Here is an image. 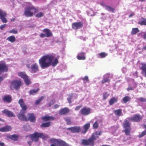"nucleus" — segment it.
<instances>
[{
  "instance_id": "nucleus-1",
  "label": "nucleus",
  "mask_w": 146,
  "mask_h": 146,
  "mask_svg": "<svg viewBox=\"0 0 146 146\" xmlns=\"http://www.w3.org/2000/svg\"><path fill=\"white\" fill-rule=\"evenodd\" d=\"M58 62L56 58L52 54H47L42 56L39 60V63L41 68L45 69L49 67L51 65L56 66Z\"/></svg>"
},
{
  "instance_id": "nucleus-2",
  "label": "nucleus",
  "mask_w": 146,
  "mask_h": 146,
  "mask_svg": "<svg viewBox=\"0 0 146 146\" xmlns=\"http://www.w3.org/2000/svg\"><path fill=\"white\" fill-rule=\"evenodd\" d=\"M39 137L43 139L46 140L49 137L48 136L42 133L35 132L31 135V138L33 141L37 142L38 140Z\"/></svg>"
},
{
  "instance_id": "nucleus-3",
  "label": "nucleus",
  "mask_w": 146,
  "mask_h": 146,
  "mask_svg": "<svg viewBox=\"0 0 146 146\" xmlns=\"http://www.w3.org/2000/svg\"><path fill=\"white\" fill-rule=\"evenodd\" d=\"M36 10L33 7H28L25 9L24 12L25 16L27 17H31L33 16V13L36 12Z\"/></svg>"
},
{
  "instance_id": "nucleus-4",
  "label": "nucleus",
  "mask_w": 146,
  "mask_h": 146,
  "mask_svg": "<svg viewBox=\"0 0 146 146\" xmlns=\"http://www.w3.org/2000/svg\"><path fill=\"white\" fill-rule=\"evenodd\" d=\"M21 84V82L20 81L14 80L11 82L10 88L12 90L15 89L17 90L20 88Z\"/></svg>"
},
{
  "instance_id": "nucleus-5",
  "label": "nucleus",
  "mask_w": 146,
  "mask_h": 146,
  "mask_svg": "<svg viewBox=\"0 0 146 146\" xmlns=\"http://www.w3.org/2000/svg\"><path fill=\"white\" fill-rule=\"evenodd\" d=\"M18 75L19 76L23 79L26 85H28L31 83V82L28 79V76L24 72H19L18 73Z\"/></svg>"
},
{
  "instance_id": "nucleus-6",
  "label": "nucleus",
  "mask_w": 146,
  "mask_h": 146,
  "mask_svg": "<svg viewBox=\"0 0 146 146\" xmlns=\"http://www.w3.org/2000/svg\"><path fill=\"white\" fill-rule=\"evenodd\" d=\"M81 143L84 146L88 145L93 146L94 145V140L91 136L88 140L83 139Z\"/></svg>"
},
{
  "instance_id": "nucleus-7",
  "label": "nucleus",
  "mask_w": 146,
  "mask_h": 146,
  "mask_svg": "<svg viewBox=\"0 0 146 146\" xmlns=\"http://www.w3.org/2000/svg\"><path fill=\"white\" fill-rule=\"evenodd\" d=\"M43 31L44 34H40V36L41 38L48 37L51 36L52 35L51 31L48 29H45L43 30Z\"/></svg>"
},
{
  "instance_id": "nucleus-8",
  "label": "nucleus",
  "mask_w": 146,
  "mask_h": 146,
  "mask_svg": "<svg viewBox=\"0 0 146 146\" xmlns=\"http://www.w3.org/2000/svg\"><path fill=\"white\" fill-rule=\"evenodd\" d=\"M132 121L137 122L139 121L142 119L141 116L139 114L134 115L133 117L127 118Z\"/></svg>"
},
{
  "instance_id": "nucleus-9",
  "label": "nucleus",
  "mask_w": 146,
  "mask_h": 146,
  "mask_svg": "<svg viewBox=\"0 0 146 146\" xmlns=\"http://www.w3.org/2000/svg\"><path fill=\"white\" fill-rule=\"evenodd\" d=\"M23 112H21V110L20 113L17 115L18 119L21 120L23 121H28V119L25 116V111H23Z\"/></svg>"
},
{
  "instance_id": "nucleus-10",
  "label": "nucleus",
  "mask_w": 146,
  "mask_h": 146,
  "mask_svg": "<svg viewBox=\"0 0 146 146\" xmlns=\"http://www.w3.org/2000/svg\"><path fill=\"white\" fill-rule=\"evenodd\" d=\"M83 23L82 22H75L72 24V28L76 30L80 29L83 26Z\"/></svg>"
},
{
  "instance_id": "nucleus-11",
  "label": "nucleus",
  "mask_w": 146,
  "mask_h": 146,
  "mask_svg": "<svg viewBox=\"0 0 146 146\" xmlns=\"http://www.w3.org/2000/svg\"><path fill=\"white\" fill-rule=\"evenodd\" d=\"M91 109L89 108H83L80 111V113L84 115H86L90 113Z\"/></svg>"
},
{
  "instance_id": "nucleus-12",
  "label": "nucleus",
  "mask_w": 146,
  "mask_h": 146,
  "mask_svg": "<svg viewBox=\"0 0 146 146\" xmlns=\"http://www.w3.org/2000/svg\"><path fill=\"white\" fill-rule=\"evenodd\" d=\"M6 15L5 12L2 10H0V19L3 23H6L7 22V19L5 18Z\"/></svg>"
},
{
  "instance_id": "nucleus-13",
  "label": "nucleus",
  "mask_w": 146,
  "mask_h": 146,
  "mask_svg": "<svg viewBox=\"0 0 146 146\" xmlns=\"http://www.w3.org/2000/svg\"><path fill=\"white\" fill-rule=\"evenodd\" d=\"M8 70V67L5 63H0V74L2 72H7Z\"/></svg>"
},
{
  "instance_id": "nucleus-14",
  "label": "nucleus",
  "mask_w": 146,
  "mask_h": 146,
  "mask_svg": "<svg viewBox=\"0 0 146 146\" xmlns=\"http://www.w3.org/2000/svg\"><path fill=\"white\" fill-rule=\"evenodd\" d=\"M67 129L73 133H77L80 132L81 129L79 126H74L68 128Z\"/></svg>"
},
{
  "instance_id": "nucleus-15",
  "label": "nucleus",
  "mask_w": 146,
  "mask_h": 146,
  "mask_svg": "<svg viewBox=\"0 0 146 146\" xmlns=\"http://www.w3.org/2000/svg\"><path fill=\"white\" fill-rule=\"evenodd\" d=\"M18 103L22 108V109L21 110V112H23V111H25L27 109V107L25 105L22 99H20L19 100Z\"/></svg>"
},
{
  "instance_id": "nucleus-16",
  "label": "nucleus",
  "mask_w": 146,
  "mask_h": 146,
  "mask_svg": "<svg viewBox=\"0 0 146 146\" xmlns=\"http://www.w3.org/2000/svg\"><path fill=\"white\" fill-rule=\"evenodd\" d=\"M30 69V71L31 73H36L38 70V64L35 63L32 65L31 66Z\"/></svg>"
},
{
  "instance_id": "nucleus-17",
  "label": "nucleus",
  "mask_w": 146,
  "mask_h": 146,
  "mask_svg": "<svg viewBox=\"0 0 146 146\" xmlns=\"http://www.w3.org/2000/svg\"><path fill=\"white\" fill-rule=\"evenodd\" d=\"M3 113L6 114L8 117H14L15 115L13 112L10 111L5 109L2 111Z\"/></svg>"
},
{
  "instance_id": "nucleus-18",
  "label": "nucleus",
  "mask_w": 146,
  "mask_h": 146,
  "mask_svg": "<svg viewBox=\"0 0 146 146\" xmlns=\"http://www.w3.org/2000/svg\"><path fill=\"white\" fill-rule=\"evenodd\" d=\"M69 111V109L67 108H64L60 110L59 114L60 115H65Z\"/></svg>"
},
{
  "instance_id": "nucleus-19",
  "label": "nucleus",
  "mask_w": 146,
  "mask_h": 146,
  "mask_svg": "<svg viewBox=\"0 0 146 146\" xmlns=\"http://www.w3.org/2000/svg\"><path fill=\"white\" fill-rule=\"evenodd\" d=\"M57 146H69L68 144L66 143L64 141L60 139H58L57 141Z\"/></svg>"
},
{
  "instance_id": "nucleus-20",
  "label": "nucleus",
  "mask_w": 146,
  "mask_h": 146,
  "mask_svg": "<svg viewBox=\"0 0 146 146\" xmlns=\"http://www.w3.org/2000/svg\"><path fill=\"white\" fill-rule=\"evenodd\" d=\"M101 5H102L104 7L106 10L109 11L113 12L114 11V9L111 7L106 5L104 3H102Z\"/></svg>"
},
{
  "instance_id": "nucleus-21",
  "label": "nucleus",
  "mask_w": 146,
  "mask_h": 146,
  "mask_svg": "<svg viewBox=\"0 0 146 146\" xmlns=\"http://www.w3.org/2000/svg\"><path fill=\"white\" fill-rule=\"evenodd\" d=\"M102 133V132L101 131H97L94 133L91 136L94 141L96 139V138H98V135H101Z\"/></svg>"
},
{
  "instance_id": "nucleus-22",
  "label": "nucleus",
  "mask_w": 146,
  "mask_h": 146,
  "mask_svg": "<svg viewBox=\"0 0 146 146\" xmlns=\"http://www.w3.org/2000/svg\"><path fill=\"white\" fill-rule=\"evenodd\" d=\"M12 129L11 127L9 125L0 128V131L2 132H7L10 131Z\"/></svg>"
},
{
  "instance_id": "nucleus-23",
  "label": "nucleus",
  "mask_w": 146,
  "mask_h": 146,
  "mask_svg": "<svg viewBox=\"0 0 146 146\" xmlns=\"http://www.w3.org/2000/svg\"><path fill=\"white\" fill-rule=\"evenodd\" d=\"M130 123L127 120L125 119L123 124V126L124 129L130 128Z\"/></svg>"
},
{
  "instance_id": "nucleus-24",
  "label": "nucleus",
  "mask_w": 146,
  "mask_h": 146,
  "mask_svg": "<svg viewBox=\"0 0 146 146\" xmlns=\"http://www.w3.org/2000/svg\"><path fill=\"white\" fill-rule=\"evenodd\" d=\"M29 119L28 120H29L31 122H34L35 120V118L34 116L33 113H29L28 114Z\"/></svg>"
},
{
  "instance_id": "nucleus-25",
  "label": "nucleus",
  "mask_w": 146,
  "mask_h": 146,
  "mask_svg": "<svg viewBox=\"0 0 146 146\" xmlns=\"http://www.w3.org/2000/svg\"><path fill=\"white\" fill-rule=\"evenodd\" d=\"M3 99L4 101L9 103L11 101V96L9 95H6L4 96Z\"/></svg>"
},
{
  "instance_id": "nucleus-26",
  "label": "nucleus",
  "mask_w": 146,
  "mask_h": 146,
  "mask_svg": "<svg viewBox=\"0 0 146 146\" xmlns=\"http://www.w3.org/2000/svg\"><path fill=\"white\" fill-rule=\"evenodd\" d=\"M122 110L121 109H118L117 110H114L113 111L115 114L117 116L119 117L122 115Z\"/></svg>"
},
{
  "instance_id": "nucleus-27",
  "label": "nucleus",
  "mask_w": 146,
  "mask_h": 146,
  "mask_svg": "<svg viewBox=\"0 0 146 146\" xmlns=\"http://www.w3.org/2000/svg\"><path fill=\"white\" fill-rule=\"evenodd\" d=\"M84 56L85 53L84 52H81L78 54L77 58L78 60H84L85 59Z\"/></svg>"
},
{
  "instance_id": "nucleus-28",
  "label": "nucleus",
  "mask_w": 146,
  "mask_h": 146,
  "mask_svg": "<svg viewBox=\"0 0 146 146\" xmlns=\"http://www.w3.org/2000/svg\"><path fill=\"white\" fill-rule=\"evenodd\" d=\"M142 66L141 67V69L142 70L143 73L146 77V64H142Z\"/></svg>"
},
{
  "instance_id": "nucleus-29",
  "label": "nucleus",
  "mask_w": 146,
  "mask_h": 146,
  "mask_svg": "<svg viewBox=\"0 0 146 146\" xmlns=\"http://www.w3.org/2000/svg\"><path fill=\"white\" fill-rule=\"evenodd\" d=\"M84 131H82V133L85 134L87 130L89 129L90 127V124L89 123H87L85 124L83 126Z\"/></svg>"
},
{
  "instance_id": "nucleus-30",
  "label": "nucleus",
  "mask_w": 146,
  "mask_h": 146,
  "mask_svg": "<svg viewBox=\"0 0 146 146\" xmlns=\"http://www.w3.org/2000/svg\"><path fill=\"white\" fill-rule=\"evenodd\" d=\"M42 119L43 120L46 121L49 120H52L54 119V118L52 116H46L42 117Z\"/></svg>"
},
{
  "instance_id": "nucleus-31",
  "label": "nucleus",
  "mask_w": 146,
  "mask_h": 146,
  "mask_svg": "<svg viewBox=\"0 0 146 146\" xmlns=\"http://www.w3.org/2000/svg\"><path fill=\"white\" fill-rule=\"evenodd\" d=\"M117 99L115 97L111 98L109 101V104L110 105H112L114 103L117 102Z\"/></svg>"
},
{
  "instance_id": "nucleus-32",
  "label": "nucleus",
  "mask_w": 146,
  "mask_h": 146,
  "mask_svg": "<svg viewBox=\"0 0 146 146\" xmlns=\"http://www.w3.org/2000/svg\"><path fill=\"white\" fill-rule=\"evenodd\" d=\"M131 100V98L128 96H126L124 97L122 100V102L124 103H126L127 102Z\"/></svg>"
},
{
  "instance_id": "nucleus-33",
  "label": "nucleus",
  "mask_w": 146,
  "mask_h": 146,
  "mask_svg": "<svg viewBox=\"0 0 146 146\" xmlns=\"http://www.w3.org/2000/svg\"><path fill=\"white\" fill-rule=\"evenodd\" d=\"M10 138L14 141H17L18 139V135L16 134H14L10 136Z\"/></svg>"
},
{
  "instance_id": "nucleus-34",
  "label": "nucleus",
  "mask_w": 146,
  "mask_h": 146,
  "mask_svg": "<svg viewBox=\"0 0 146 146\" xmlns=\"http://www.w3.org/2000/svg\"><path fill=\"white\" fill-rule=\"evenodd\" d=\"M7 40L11 42H13L15 40V36H11L7 38Z\"/></svg>"
},
{
  "instance_id": "nucleus-35",
  "label": "nucleus",
  "mask_w": 146,
  "mask_h": 146,
  "mask_svg": "<svg viewBox=\"0 0 146 146\" xmlns=\"http://www.w3.org/2000/svg\"><path fill=\"white\" fill-rule=\"evenodd\" d=\"M139 31L137 28H133L132 29L131 34L132 35H134L136 34L137 33L139 32Z\"/></svg>"
},
{
  "instance_id": "nucleus-36",
  "label": "nucleus",
  "mask_w": 146,
  "mask_h": 146,
  "mask_svg": "<svg viewBox=\"0 0 146 146\" xmlns=\"http://www.w3.org/2000/svg\"><path fill=\"white\" fill-rule=\"evenodd\" d=\"M50 122H46L45 123H42L41 125L42 127H49L50 125Z\"/></svg>"
},
{
  "instance_id": "nucleus-37",
  "label": "nucleus",
  "mask_w": 146,
  "mask_h": 146,
  "mask_svg": "<svg viewBox=\"0 0 146 146\" xmlns=\"http://www.w3.org/2000/svg\"><path fill=\"white\" fill-rule=\"evenodd\" d=\"M58 139H56L54 138H52L51 139H49V142L52 144H56L57 145V141Z\"/></svg>"
},
{
  "instance_id": "nucleus-38",
  "label": "nucleus",
  "mask_w": 146,
  "mask_h": 146,
  "mask_svg": "<svg viewBox=\"0 0 146 146\" xmlns=\"http://www.w3.org/2000/svg\"><path fill=\"white\" fill-rule=\"evenodd\" d=\"M124 129H125L123 131L125 132L126 135H129L131 130V128Z\"/></svg>"
},
{
  "instance_id": "nucleus-39",
  "label": "nucleus",
  "mask_w": 146,
  "mask_h": 146,
  "mask_svg": "<svg viewBox=\"0 0 146 146\" xmlns=\"http://www.w3.org/2000/svg\"><path fill=\"white\" fill-rule=\"evenodd\" d=\"M38 90V89H33L30 91V94L31 95H34Z\"/></svg>"
},
{
  "instance_id": "nucleus-40",
  "label": "nucleus",
  "mask_w": 146,
  "mask_h": 146,
  "mask_svg": "<svg viewBox=\"0 0 146 146\" xmlns=\"http://www.w3.org/2000/svg\"><path fill=\"white\" fill-rule=\"evenodd\" d=\"M44 98V97L43 96H41L38 100H37L36 101L35 104L36 105L39 104Z\"/></svg>"
},
{
  "instance_id": "nucleus-41",
  "label": "nucleus",
  "mask_w": 146,
  "mask_h": 146,
  "mask_svg": "<svg viewBox=\"0 0 146 146\" xmlns=\"http://www.w3.org/2000/svg\"><path fill=\"white\" fill-rule=\"evenodd\" d=\"M109 96V94L106 92L103 95V98L104 100H106Z\"/></svg>"
},
{
  "instance_id": "nucleus-42",
  "label": "nucleus",
  "mask_w": 146,
  "mask_h": 146,
  "mask_svg": "<svg viewBox=\"0 0 146 146\" xmlns=\"http://www.w3.org/2000/svg\"><path fill=\"white\" fill-rule=\"evenodd\" d=\"M138 24L141 25H146V19H144L143 20L139 22Z\"/></svg>"
},
{
  "instance_id": "nucleus-43",
  "label": "nucleus",
  "mask_w": 146,
  "mask_h": 146,
  "mask_svg": "<svg viewBox=\"0 0 146 146\" xmlns=\"http://www.w3.org/2000/svg\"><path fill=\"white\" fill-rule=\"evenodd\" d=\"M99 55L101 58H103L105 57L106 56H107V54H106L104 52H102L100 53Z\"/></svg>"
},
{
  "instance_id": "nucleus-44",
  "label": "nucleus",
  "mask_w": 146,
  "mask_h": 146,
  "mask_svg": "<svg viewBox=\"0 0 146 146\" xmlns=\"http://www.w3.org/2000/svg\"><path fill=\"white\" fill-rule=\"evenodd\" d=\"M93 127L94 129H97L98 126V124L97 121H95L93 124Z\"/></svg>"
},
{
  "instance_id": "nucleus-45",
  "label": "nucleus",
  "mask_w": 146,
  "mask_h": 146,
  "mask_svg": "<svg viewBox=\"0 0 146 146\" xmlns=\"http://www.w3.org/2000/svg\"><path fill=\"white\" fill-rule=\"evenodd\" d=\"M64 119L65 121L66 122L67 124L68 125H70L71 124V122L70 119L68 117H66L64 118Z\"/></svg>"
},
{
  "instance_id": "nucleus-46",
  "label": "nucleus",
  "mask_w": 146,
  "mask_h": 146,
  "mask_svg": "<svg viewBox=\"0 0 146 146\" xmlns=\"http://www.w3.org/2000/svg\"><path fill=\"white\" fill-rule=\"evenodd\" d=\"M109 81V79L104 78L102 81V84H104L106 82H108Z\"/></svg>"
},
{
  "instance_id": "nucleus-47",
  "label": "nucleus",
  "mask_w": 146,
  "mask_h": 146,
  "mask_svg": "<svg viewBox=\"0 0 146 146\" xmlns=\"http://www.w3.org/2000/svg\"><path fill=\"white\" fill-rule=\"evenodd\" d=\"M44 14L42 12H39L37 14L36 16V17H42L44 15Z\"/></svg>"
},
{
  "instance_id": "nucleus-48",
  "label": "nucleus",
  "mask_w": 146,
  "mask_h": 146,
  "mask_svg": "<svg viewBox=\"0 0 146 146\" xmlns=\"http://www.w3.org/2000/svg\"><path fill=\"white\" fill-rule=\"evenodd\" d=\"M138 100L141 102H146V99L142 97L139 98Z\"/></svg>"
},
{
  "instance_id": "nucleus-49",
  "label": "nucleus",
  "mask_w": 146,
  "mask_h": 146,
  "mask_svg": "<svg viewBox=\"0 0 146 146\" xmlns=\"http://www.w3.org/2000/svg\"><path fill=\"white\" fill-rule=\"evenodd\" d=\"M146 134V131H143L142 133L139 135V137L141 138L144 136Z\"/></svg>"
},
{
  "instance_id": "nucleus-50",
  "label": "nucleus",
  "mask_w": 146,
  "mask_h": 146,
  "mask_svg": "<svg viewBox=\"0 0 146 146\" xmlns=\"http://www.w3.org/2000/svg\"><path fill=\"white\" fill-rule=\"evenodd\" d=\"M72 97V95H70L69 96V97H68L67 98V100L68 101V102L70 104L72 102L71 100Z\"/></svg>"
},
{
  "instance_id": "nucleus-51",
  "label": "nucleus",
  "mask_w": 146,
  "mask_h": 146,
  "mask_svg": "<svg viewBox=\"0 0 146 146\" xmlns=\"http://www.w3.org/2000/svg\"><path fill=\"white\" fill-rule=\"evenodd\" d=\"M10 33H12L15 34H17L18 33V31L17 30L15 29H13L10 30L9 31Z\"/></svg>"
},
{
  "instance_id": "nucleus-52",
  "label": "nucleus",
  "mask_w": 146,
  "mask_h": 146,
  "mask_svg": "<svg viewBox=\"0 0 146 146\" xmlns=\"http://www.w3.org/2000/svg\"><path fill=\"white\" fill-rule=\"evenodd\" d=\"M82 80L83 81L85 80L86 81V82H89V79H88V77L87 76H86L84 77V78H82Z\"/></svg>"
},
{
  "instance_id": "nucleus-53",
  "label": "nucleus",
  "mask_w": 146,
  "mask_h": 146,
  "mask_svg": "<svg viewBox=\"0 0 146 146\" xmlns=\"http://www.w3.org/2000/svg\"><path fill=\"white\" fill-rule=\"evenodd\" d=\"M145 32H141L140 33H139L138 34V36H140L141 37L143 38V36Z\"/></svg>"
},
{
  "instance_id": "nucleus-54",
  "label": "nucleus",
  "mask_w": 146,
  "mask_h": 146,
  "mask_svg": "<svg viewBox=\"0 0 146 146\" xmlns=\"http://www.w3.org/2000/svg\"><path fill=\"white\" fill-rule=\"evenodd\" d=\"M6 26V24H4V25H2L0 27V29L2 30H3Z\"/></svg>"
},
{
  "instance_id": "nucleus-55",
  "label": "nucleus",
  "mask_w": 146,
  "mask_h": 146,
  "mask_svg": "<svg viewBox=\"0 0 146 146\" xmlns=\"http://www.w3.org/2000/svg\"><path fill=\"white\" fill-rule=\"evenodd\" d=\"M110 75V74L109 73H107L104 75V78H107L109 79V76Z\"/></svg>"
},
{
  "instance_id": "nucleus-56",
  "label": "nucleus",
  "mask_w": 146,
  "mask_h": 146,
  "mask_svg": "<svg viewBox=\"0 0 146 146\" xmlns=\"http://www.w3.org/2000/svg\"><path fill=\"white\" fill-rule=\"evenodd\" d=\"M82 107V106H77L75 108V110L76 111H77L79 109H80Z\"/></svg>"
},
{
  "instance_id": "nucleus-57",
  "label": "nucleus",
  "mask_w": 146,
  "mask_h": 146,
  "mask_svg": "<svg viewBox=\"0 0 146 146\" xmlns=\"http://www.w3.org/2000/svg\"><path fill=\"white\" fill-rule=\"evenodd\" d=\"M133 89H134V88H133L132 87H131V86H129L127 89V90L128 91H129L130 90H132Z\"/></svg>"
},
{
  "instance_id": "nucleus-58",
  "label": "nucleus",
  "mask_w": 146,
  "mask_h": 146,
  "mask_svg": "<svg viewBox=\"0 0 146 146\" xmlns=\"http://www.w3.org/2000/svg\"><path fill=\"white\" fill-rule=\"evenodd\" d=\"M143 38L144 39H146V32H145L144 34Z\"/></svg>"
},
{
  "instance_id": "nucleus-59",
  "label": "nucleus",
  "mask_w": 146,
  "mask_h": 146,
  "mask_svg": "<svg viewBox=\"0 0 146 146\" xmlns=\"http://www.w3.org/2000/svg\"><path fill=\"white\" fill-rule=\"evenodd\" d=\"M59 107V106L58 105L56 104V105H55L54 106L53 108L54 109H56V108H58Z\"/></svg>"
},
{
  "instance_id": "nucleus-60",
  "label": "nucleus",
  "mask_w": 146,
  "mask_h": 146,
  "mask_svg": "<svg viewBox=\"0 0 146 146\" xmlns=\"http://www.w3.org/2000/svg\"><path fill=\"white\" fill-rule=\"evenodd\" d=\"M0 146H4L5 144L3 142H1L0 141Z\"/></svg>"
},
{
  "instance_id": "nucleus-61",
  "label": "nucleus",
  "mask_w": 146,
  "mask_h": 146,
  "mask_svg": "<svg viewBox=\"0 0 146 146\" xmlns=\"http://www.w3.org/2000/svg\"><path fill=\"white\" fill-rule=\"evenodd\" d=\"M80 38L81 39H82L83 40H84V41L86 40V38H85L83 37L82 36H80Z\"/></svg>"
},
{
  "instance_id": "nucleus-62",
  "label": "nucleus",
  "mask_w": 146,
  "mask_h": 146,
  "mask_svg": "<svg viewBox=\"0 0 146 146\" xmlns=\"http://www.w3.org/2000/svg\"><path fill=\"white\" fill-rule=\"evenodd\" d=\"M28 143L29 145V146H30L31 145L32 143V141H28L27 142Z\"/></svg>"
},
{
  "instance_id": "nucleus-63",
  "label": "nucleus",
  "mask_w": 146,
  "mask_h": 146,
  "mask_svg": "<svg viewBox=\"0 0 146 146\" xmlns=\"http://www.w3.org/2000/svg\"><path fill=\"white\" fill-rule=\"evenodd\" d=\"M134 15V14L133 13H131L129 16V17H131Z\"/></svg>"
},
{
  "instance_id": "nucleus-64",
  "label": "nucleus",
  "mask_w": 146,
  "mask_h": 146,
  "mask_svg": "<svg viewBox=\"0 0 146 146\" xmlns=\"http://www.w3.org/2000/svg\"><path fill=\"white\" fill-rule=\"evenodd\" d=\"M53 104V102L52 101V103H49L48 104V105H49V107L50 106H51L52 104Z\"/></svg>"
}]
</instances>
